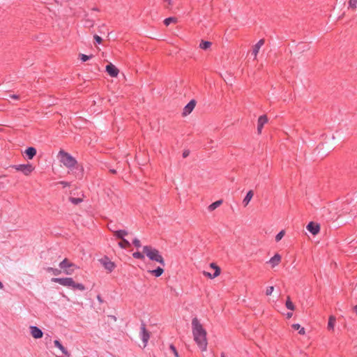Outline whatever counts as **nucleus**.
Returning <instances> with one entry per match:
<instances>
[{
  "instance_id": "1",
  "label": "nucleus",
  "mask_w": 357,
  "mask_h": 357,
  "mask_svg": "<svg viewBox=\"0 0 357 357\" xmlns=\"http://www.w3.org/2000/svg\"><path fill=\"white\" fill-rule=\"evenodd\" d=\"M192 333L193 340L200 350L202 351H206L208 346L207 332L197 317L192 319Z\"/></svg>"
},
{
  "instance_id": "2",
  "label": "nucleus",
  "mask_w": 357,
  "mask_h": 357,
  "mask_svg": "<svg viewBox=\"0 0 357 357\" xmlns=\"http://www.w3.org/2000/svg\"><path fill=\"white\" fill-rule=\"evenodd\" d=\"M57 158L59 162L66 168L68 169L69 172L73 171L77 167V160L73 157L70 153L66 152L63 150L59 151Z\"/></svg>"
},
{
  "instance_id": "3",
  "label": "nucleus",
  "mask_w": 357,
  "mask_h": 357,
  "mask_svg": "<svg viewBox=\"0 0 357 357\" xmlns=\"http://www.w3.org/2000/svg\"><path fill=\"white\" fill-rule=\"evenodd\" d=\"M143 252L151 261L158 262L162 266H165L162 255L156 248L151 245H145L143 247Z\"/></svg>"
},
{
  "instance_id": "4",
  "label": "nucleus",
  "mask_w": 357,
  "mask_h": 357,
  "mask_svg": "<svg viewBox=\"0 0 357 357\" xmlns=\"http://www.w3.org/2000/svg\"><path fill=\"white\" fill-rule=\"evenodd\" d=\"M52 281L63 287H70L73 289H79L80 291H84L85 289V287L82 284L75 282L71 278H52Z\"/></svg>"
},
{
  "instance_id": "5",
  "label": "nucleus",
  "mask_w": 357,
  "mask_h": 357,
  "mask_svg": "<svg viewBox=\"0 0 357 357\" xmlns=\"http://www.w3.org/2000/svg\"><path fill=\"white\" fill-rule=\"evenodd\" d=\"M59 267L61 269L63 270V273L66 275H72L75 269H77L79 268L66 258L60 262Z\"/></svg>"
},
{
  "instance_id": "6",
  "label": "nucleus",
  "mask_w": 357,
  "mask_h": 357,
  "mask_svg": "<svg viewBox=\"0 0 357 357\" xmlns=\"http://www.w3.org/2000/svg\"><path fill=\"white\" fill-rule=\"evenodd\" d=\"M12 167L16 171L21 172L24 175L29 176L35 169V167L30 163L13 165Z\"/></svg>"
},
{
  "instance_id": "7",
  "label": "nucleus",
  "mask_w": 357,
  "mask_h": 357,
  "mask_svg": "<svg viewBox=\"0 0 357 357\" xmlns=\"http://www.w3.org/2000/svg\"><path fill=\"white\" fill-rule=\"evenodd\" d=\"M99 261L105 269L107 270L109 273L112 272L116 268V264L114 262L112 261L107 257H105L100 259Z\"/></svg>"
},
{
  "instance_id": "8",
  "label": "nucleus",
  "mask_w": 357,
  "mask_h": 357,
  "mask_svg": "<svg viewBox=\"0 0 357 357\" xmlns=\"http://www.w3.org/2000/svg\"><path fill=\"white\" fill-rule=\"evenodd\" d=\"M210 267L215 270V272L213 273H211L207 271H203V275L210 279H213L216 277H218L220 274V268L216 264L211 263L210 264Z\"/></svg>"
},
{
  "instance_id": "9",
  "label": "nucleus",
  "mask_w": 357,
  "mask_h": 357,
  "mask_svg": "<svg viewBox=\"0 0 357 357\" xmlns=\"http://www.w3.org/2000/svg\"><path fill=\"white\" fill-rule=\"evenodd\" d=\"M140 336L141 339L144 343V346L146 347L149 338L150 334L149 332L146 331L145 324H142L140 328Z\"/></svg>"
},
{
  "instance_id": "10",
  "label": "nucleus",
  "mask_w": 357,
  "mask_h": 357,
  "mask_svg": "<svg viewBox=\"0 0 357 357\" xmlns=\"http://www.w3.org/2000/svg\"><path fill=\"white\" fill-rule=\"evenodd\" d=\"M29 329L31 335L35 339L41 338L43 335V331L37 326H30Z\"/></svg>"
},
{
  "instance_id": "11",
  "label": "nucleus",
  "mask_w": 357,
  "mask_h": 357,
  "mask_svg": "<svg viewBox=\"0 0 357 357\" xmlns=\"http://www.w3.org/2000/svg\"><path fill=\"white\" fill-rule=\"evenodd\" d=\"M265 40L264 39H260L252 47V54L254 56V60L257 59L258 53L261 49V47L264 45Z\"/></svg>"
},
{
  "instance_id": "12",
  "label": "nucleus",
  "mask_w": 357,
  "mask_h": 357,
  "mask_svg": "<svg viewBox=\"0 0 357 357\" xmlns=\"http://www.w3.org/2000/svg\"><path fill=\"white\" fill-rule=\"evenodd\" d=\"M281 261H282V256L280 254L276 253L273 255V257H272L268 260V261H267V263L268 264H270L271 268H275L280 264Z\"/></svg>"
},
{
  "instance_id": "13",
  "label": "nucleus",
  "mask_w": 357,
  "mask_h": 357,
  "mask_svg": "<svg viewBox=\"0 0 357 357\" xmlns=\"http://www.w3.org/2000/svg\"><path fill=\"white\" fill-rule=\"evenodd\" d=\"M268 122V117L266 115H261L257 120V133L260 135L262 132L264 126Z\"/></svg>"
},
{
  "instance_id": "14",
  "label": "nucleus",
  "mask_w": 357,
  "mask_h": 357,
  "mask_svg": "<svg viewBox=\"0 0 357 357\" xmlns=\"http://www.w3.org/2000/svg\"><path fill=\"white\" fill-rule=\"evenodd\" d=\"M106 71L112 77H116L119 75V69L112 63L106 66Z\"/></svg>"
},
{
  "instance_id": "15",
  "label": "nucleus",
  "mask_w": 357,
  "mask_h": 357,
  "mask_svg": "<svg viewBox=\"0 0 357 357\" xmlns=\"http://www.w3.org/2000/svg\"><path fill=\"white\" fill-rule=\"evenodd\" d=\"M196 105V102L194 100H190L183 108V116H185L190 114L194 109Z\"/></svg>"
},
{
  "instance_id": "16",
  "label": "nucleus",
  "mask_w": 357,
  "mask_h": 357,
  "mask_svg": "<svg viewBox=\"0 0 357 357\" xmlns=\"http://www.w3.org/2000/svg\"><path fill=\"white\" fill-rule=\"evenodd\" d=\"M307 229L313 235H317L320 231L319 225L310 222L306 227Z\"/></svg>"
},
{
  "instance_id": "17",
  "label": "nucleus",
  "mask_w": 357,
  "mask_h": 357,
  "mask_svg": "<svg viewBox=\"0 0 357 357\" xmlns=\"http://www.w3.org/2000/svg\"><path fill=\"white\" fill-rule=\"evenodd\" d=\"M253 196H254L253 190H250L247 192L245 197L243 199V204L244 206H247L249 204V203L251 201V199H252Z\"/></svg>"
},
{
  "instance_id": "18",
  "label": "nucleus",
  "mask_w": 357,
  "mask_h": 357,
  "mask_svg": "<svg viewBox=\"0 0 357 357\" xmlns=\"http://www.w3.org/2000/svg\"><path fill=\"white\" fill-rule=\"evenodd\" d=\"M54 344L56 347H57L59 349L61 350V351L66 356H70V354L69 352L68 351V350L61 344V342L57 340H55L54 341Z\"/></svg>"
},
{
  "instance_id": "19",
  "label": "nucleus",
  "mask_w": 357,
  "mask_h": 357,
  "mask_svg": "<svg viewBox=\"0 0 357 357\" xmlns=\"http://www.w3.org/2000/svg\"><path fill=\"white\" fill-rule=\"evenodd\" d=\"M24 153L28 159L31 160L36 155V149L33 147H29L25 150Z\"/></svg>"
},
{
  "instance_id": "20",
  "label": "nucleus",
  "mask_w": 357,
  "mask_h": 357,
  "mask_svg": "<svg viewBox=\"0 0 357 357\" xmlns=\"http://www.w3.org/2000/svg\"><path fill=\"white\" fill-rule=\"evenodd\" d=\"M149 273L158 278L162 275L164 269L163 268L158 266L156 269L149 271Z\"/></svg>"
},
{
  "instance_id": "21",
  "label": "nucleus",
  "mask_w": 357,
  "mask_h": 357,
  "mask_svg": "<svg viewBox=\"0 0 357 357\" xmlns=\"http://www.w3.org/2000/svg\"><path fill=\"white\" fill-rule=\"evenodd\" d=\"M114 235L116 238L123 239L126 236L128 235V231L126 230H116L114 231Z\"/></svg>"
},
{
  "instance_id": "22",
  "label": "nucleus",
  "mask_w": 357,
  "mask_h": 357,
  "mask_svg": "<svg viewBox=\"0 0 357 357\" xmlns=\"http://www.w3.org/2000/svg\"><path fill=\"white\" fill-rule=\"evenodd\" d=\"M222 203V200H218L208 206V211L211 212L218 208Z\"/></svg>"
},
{
  "instance_id": "23",
  "label": "nucleus",
  "mask_w": 357,
  "mask_h": 357,
  "mask_svg": "<svg viewBox=\"0 0 357 357\" xmlns=\"http://www.w3.org/2000/svg\"><path fill=\"white\" fill-rule=\"evenodd\" d=\"M292 328L295 331H298L300 335H305V329L302 327L299 324H294L291 326Z\"/></svg>"
},
{
  "instance_id": "24",
  "label": "nucleus",
  "mask_w": 357,
  "mask_h": 357,
  "mask_svg": "<svg viewBox=\"0 0 357 357\" xmlns=\"http://www.w3.org/2000/svg\"><path fill=\"white\" fill-rule=\"evenodd\" d=\"M212 45V43L209 41L202 40L199 43V48L204 50L209 49Z\"/></svg>"
},
{
  "instance_id": "25",
  "label": "nucleus",
  "mask_w": 357,
  "mask_h": 357,
  "mask_svg": "<svg viewBox=\"0 0 357 357\" xmlns=\"http://www.w3.org/2000/svg\"><path fill=\"white\" fill-rule=\"evenodd\" d=\"M335 322H336L335 317L334 316H330L329 319H328V326H327L328 329L333 330Z\"/></svg>"
},
{
  "instance_id": "26",
  "label": "nucleus",
  "mask_w": 357,
  "mask_h": 357,
  "mask_svg": "<svg viewBox=\"0 0 357 357\" xmlns=\"http://www.w3.org/2000/svg\"><path fill=\"white\" fill-rule=\"evenodd\" d=\"M121 240V241L119 243V246L120 248L126 249V248H128L130 246V243L128 240H126L125 238H123Z\"/></svg>"
},
{
  "instance_id": "27",
  "label": "nucleus",
  "mask_w": 357,
  "mask_h": 357,
  "mask_svg": "<svg viewBox=\"0 0 357 357\" xmlns=\"http://www.w3.org/2000/svg\"><path fill=\"white\" fill-rule=\"evenodd\" d=\"M285 306L287 309L294 311L295 310V305L292 303V301L290 299V297L288 296L285 303Z\"/></svg>"
},
{
  "instance_id": "28",
  "label": "nucleus",
  "mask_w": 357,
  "mask_h": 357,
  "mask_svg": "<svg viewBox=\"0 0 357 357\" xmlns=\"http://www.w3.org/2000/svg\"><path fill=\"white\" fill-rule=\"evenodd\" d=\"M46 271L47 272H51L54 275H58L61 273V271L57 269V268H52V267H48L47 268Z\"/></svg>"
},
{
  "instance_id": "29",
  "label": "nucleus",
  "mask_w": 357,
  "mask_h": 357,
  "mask_svg": "<svg viewBox=\"0 0 357 357\" xmlns=\"http://www.w3.org/2000/svg\"><path fill=\"white\" fill-rule=\"evenodd\" d=\"M144 252L142 253L140 252H135L132 254V256L135 259H144Z\"/></svg>"
},
{
  "instance_id": "30",
  "label": "nucleus",
  "mask_w": 357,
  "mask_h": 357,
  "mask_svg": "<svg viewBox=\"0 0 357 357\" xmlns=\"http://www.w3.org/2000/svg\"><path fill=\"white\" fill-rule=\"evenodd\" d=\"M176 22V19L175 17H168V18H166L165 20H164V24L166 25V26H169L171 23H174Z\"/></svg>"
},
{
  "instance_id": "31",
  "label": "nucleus",
  "mask_w": 357,
  "mask_h": 357,
  "mask_svg": "<svg viewBox=\"0 0 357 357\" xmlns=\"http://www.w3.org/2000/svg\"><path fill=\"white\" fill-rule=\"evenodd\" d=\"M285 234V231L284 230H282L280 231L276 236H275V241L277 242L280 241L282 238L283 236H284Z\"/></svg>"
},
{
  "instance_id": "32",
  "label": "nucleus",
  "mask_w": 357,
  "mask_h": 357,
  "mask_svg": "<svg viewBox=\"0 0 357 357\" xmlns=\"http://www.w3.org/2000/svg\"><path fill=\"white\" fill-rule=\"evenodd\" d=\"M357 5V0H349V6L352 9H356Z\"/></svg>"
},
{
  "instance_id": "33",
  "label": "nucleus",
  "mask_w": 357,
  "mask_h": 357,
  "mask_svg": "<svg viewBox=\"0 0 357 357\" xmlns=\"http://www.w3.org/2000/svg\"><path fill=\"white\" fill-rule=\"evenodd\" d=\"M169 349L172 351V353L174 354L175 357H179L178 353L176 347L173 344H171L169 346Z\"/></svg>"
},
{
  "instance_id": "34",
  "label": "nucleus",
  "mask_w": 357,
  "mask_h": 357,
  "mask_svg": "<svg viewBox=\"0 0 357 357\" xmlns=\"http://www.w3.org/2000/svg\"><path fill=\"white\" fill-rule=\"evenodd\" d=\"M79 57H80V59L83 62H85V61H88L90 58H91V56H88V55H86V54H81L79 55Z\"/></svg>"
},
{
  "instance_id": "35",
  "label": "nucleus",
  "mask_w": 357,
  "mask_h": 357,
  "mask_svg": "<svg viewBox=\"0 0 357 357\" xmlns=\"http://www.w3.org/2000/svg\"><path fill=\"white\" fill-rule=\"evenodd\" d=\"M70 202L75 204H77L82 202V199L72 197L70 198Z\"/></svg>"
},
{
  "instance_id": "36",
  "label": "nucleus",
  "mask_w": 357,
  "mask_h": 357,
  "mask_svg": "<svg viewBox=\"0 0 357 357\" xmlns=\"http://www.w3.org/2000/svg\"><path fill=\"white\" fill-rule=\"evenodd\" d=\"M273 290H274V287L273 286L268 287L266 288V294L267 296L271 295V294L273 293Z\"/></svg>"
},
{
  "instance_id": "37",
  "label": "nucleus",
  "mask_w": 357,
  "mask_h": 357,
  "mask_svg": "<svg viewBox=\"0 0 357 357\" xmlns=\"http://www.w3.org/2000/svg\"><path fill=\"white\" fill-rule=\"evenodd\" d=\"M132 243L134 244V245L137 248H140L141 247V243H140V241L137 238H135L132 241Z\"/></svg>"
},
{
  "instance_id": "38",
  "label": "nucleus",
  "mask_w": 357,
  "mask_h": 357,
  "mask_svg": "<svg viewBox=\"0 0 357 357\" xmlns=\"http://www.w3.org/2000/svg\"><path fill=\"white\" fill-rule=\"evenodd\" d=\"M93 38H94V40H95V41H96V43H98V44H100V43H102V38H101V37H100L99 36H98V35H95V36H93Z\"/></svg>"
},
{
  "instance_id": "39",
  "label": "nucleus",
  "mask_w": 357,
  "mask_h": 357,
  "mask_svg": "<svg viewBox=\"0 0 357 357\" xmlns=\"http://www.w3.org/2000/svg\"><path fill=\"white\" fill-rule=\"evenodd\" d=\"M60 183L63 185L64 187L69 186L70 183L66 181H61Z\"/></svg>"
},
{
  "instance_id": "40",
  "label": "nucleus",
  "mask_w": 357,
  "mask_h": 357,
  "mask_svg": "<svg viewBox=\"0 0 357 357\" xmlns=\"http://www.w3.org/2000/svg\"><path fill=\"white\" fill-rule=\"evenodd\" d=\"M189 155V151H183V158H186Z\"/></svg>"
},
{
  "instance_id": "41",
  "label": "nucleus",
  "mask_w": 357,
  "mask_h": 357,
  "mask_svg": "<svg viewBox=\"0 0 357 357\" xmlns=\"http://www.w3.org/2000/svg\"><path fill=\"white\" fill-rule=\"evenodd\" d=\"M10 98H13V99H15V100H18L19 99V96H17V95H11Z\"/></svg>"
},
{
  "instance_id": "42",
  "label": "nucleus",
  "mask_w": 357,
  "mask_h": 357,
  "mask_svg": "<svg viewBox=\"0 0 357 357\" xmlns=\"http://www.w3.org/2000/svg\"><path fill=\"white\" fill-rule=\"evenodd\" d=\"M292 315H293V313H292V312H288V313L287 314V317L288 319H289V318H291V317H292Z\"/></svg>"
},
{
  "instance_id": "43",
  "label": "nucleus",
  "mask_w": 357,
  "mask_h": 357,
  "mask_svg": "<svg viewBox=\"0 0 357 357\" xmlns=\"http://www.w3.org/2000/svg\"><path fill=\"white\" fill-rule=\"evenodd\" d=\"M165 2L167 3L168 6H170L172 4L171 0H163Z\"/></svg>"
},
{
  "instance_id": "44",
  "label": "nucleus",
  "mask_w": 357,
  "mask_h": 357,
  "mask_svg": "<svg viewBox=\"0 0 357 357\" xmlns=\"http://www.w3.org/2000/svg\"><path fill=\"white\" fill-rule=\"evenodd\" d=\"M354 311L357 313V305L354 307Z\"/></svg>"
},
{
  "instance_id": "45",
  "label": "nucleus",
  "mask_w": 357,
  "mask_h": 357,
  "mask_svg": "<svg viewBox=\"0 0 357 357\" xmlns=\"http://www.w3.org/2000/svg\"><path fill=\"white\" fill-rule=\"evenodd\" d=\"M0 289H3V284H2L1 282H0Z\"/></svg>"
},
{
  "instance_id": "46",
  "label": "nucleus",
  "mask_w": 357,
  "mask_h": 357,
  "mask_svg": "<svg viewBox=\"0 0 357 357\" xmlns=\"http://www.w3.org/2000/svg\"><path fill=\"white\" fill-rule=\"evenodd\" d=\"M221 357H225V356L223 353L221 354Z\"/></svg>"
}]
</instances>
